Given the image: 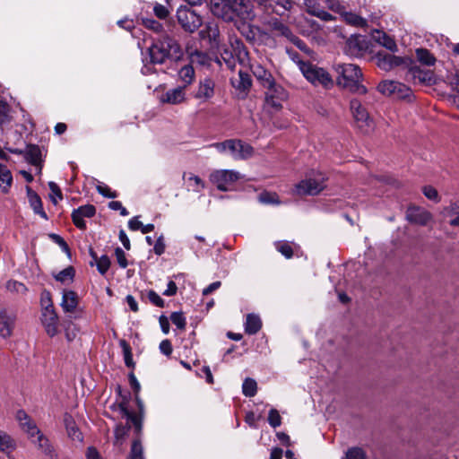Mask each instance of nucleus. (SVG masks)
Listing matches in <instances>:
<instances>
[{
  "instance_id": "1",
  "label": "nucleus",
  "mask_w": 459,
  "mask_h": 459,
  "mask_svg": "<svg viewBox=\"0 0 459 459\" xmlns=\"http://www.w3.org/2000/svg\"><path fill=\"white\" fill-rule=\"evenodd\" d=\"M334 70L337 74V84L354 94L364 95L368 92L366 86L361 84L362 73L357 65L336 64Z\"/></svg>"
},
{
  "instance_id": "2",
  "label": "nucleus",
  "mask_w": 459,
  "mask_h": 459,
  "mask_svg": "<svg viewBox=\"0 0 459 459\" xmlns=\"http://www.w3.org/2000/svg\"><path fill=\"white\" fill-rule=\"evenodd\" d=\"M289 56L298 66L305 78L312 84L321 85L325 89L333 87V81L331 75L323 68L317 67L308 61L303 60L299 55L289 49Z\"/></svg>"
},
{
  "instance_id": "3",
  "label": "nucleus",
  "mask_w": 459,
  "mask_h": 459,
  "mask_svg": "<svg viewBox=\"0 0 459 459\" xmlns=\"http://www.w3.org/2000/svg\"><path fill=\"white\" fill-rule=\"evenodd\" d=\"M149 56L152 64L160 65L167 59L178 58L181 56V48L176 39L165 35L152 44Z\"/></svg>"
},
{
  "instance_id": "4",
  "label": "nucleus",
  "mask_w": 459,
  "mask_h": 459,
  "mask_svg": "<svg viewBox=\"0 0 459 459\" xmlns=\"http://www.w3.org/2000/svg\"><path fill=\"white\" fill-rule=\"evenodd\" d=\"M209 147L215 148L220 153H229L236 160H245L252 158L254 148L240 139H229L221 143H214Z\"/></svg>"
},
{
  "instance_id": "5",
  "label": "nucleus",
  "mask_w": 459,
  "mask_h": 459,
  "mask_svg": "<svg viewBox=\"0 0 459 459\" xmlns=\"http://www.w3.org/2000/svg\"><path fill=\"white\" fill-rule=\"evenodd\" d=\"M350 109L355 121L356 126L363 133L368 134L373 128V120L368 110L358 99H351Z\"/></svg>"
},
{
  "instance_id": "6",
  "label": "nucleus",
  "mask_w": 459,
  "mask_h": 459,
  "mask_svg": "<svg viewBox=\"0 0 459 459\" xmlns=\"http://www.w3.org/2000/svg\"><path fill=\"white\" fill-rule=\"evenodd\" d=\"M238 179H240L239 172L232 169H217L210 174V181L223 192L231 190Z\"/></svg>"
},
{
  "instance_id": "7",
  "label": "nucleus",
  "mask_w": 459,
  "mask_h": 459,
  "mask_svg": "<svg viewBox=\"0 0 459 459\" xmlns=\"http://www.w3.org/2000/svg\"><path fill=\"white\" fill-rule=\"evenodd\" d=\"M325 178L317 173L314 178L301 180L295 187V193L299 195H316L325 187Z\"/></svg>"
},
{
  "instance_id": "8",
  "label": "nucleus",
  "mask_w": 459,
  "mask_h": 459,
  "mask_svg": "<svg viewBox=\"0 0 459 459\" xmlns=\"http://www.w3.org/2000/svg\"><path fill=\"white\" fill-rule=\"evenodd\" d=\"M177 18L180 26L187 32H194L202 25V18L194 10L180 7L177 11Z\"/></svg>"
},
{
  "instance_id": "9",
  "label": "nucleus",
  "mask_w": 459,
  "mask_h": 459,
  "mask_svg": "<svg viewBox=\"0 0 459 459\" xmlns=\"http://www.w3.org/2000/svg\"><path fill=\"white\" fill-rule=\"evenodd\" d=\"M127 397L125 396L120 403H115L110 406L113 411H117L123 418L127 420L126 424H132L137 435L141 434L143 429V417L142 413L139 415L130 411L127 408Z\"/></svg>"
},
{
  "instance_id": "10",
  "label": "nucleus",
  "mask_w": 459,
  "mask_h": 459,
  "mask_svg": "<svg viewBox=\"0 0 459 459\" xmlns=\"http://www.w3.org/2000/svg\"><path fill=\"white\" fill-rule=\"evenodd\" d=\"M264 94L265 105L268 108H271L273 111H278L282 108V102L285 100V91L281 85L277 84L275 82L274 85L265 89Z\"/></svg>"
},
{
  "instance_id": "11",
  "label": "nucleus",
  "mask_w": 459,
  "mask_h": 459,
  "mask_svg": "<svg viewBox=\"0 0 459 459\" xmlns=\"http://www.w3.org/2000/svg\"><path fill=\"white\" fill-rule=\"evenodd\" d=\"M406 78L413 82H419L424 85H432L436 82L433 71L421 69L417 65H412L408 69Z\"/></svg>"
},
{
  "instance_id": "12",
  "label": "nucleus",
  "mask_w": 459,
  "mask_h": 459,
  "mask_svg": "<svg viewBox=\"0 0 459 459\" xmlns=\"http://www.w3.org/2000/svg\"><path fill=\"white\" fill-rule=\"evenodd\" d=\"M368 48V41L363 36H351L345 44V53L351 56H362Z\"/></svg>"
},
{
  "instance_id": "13",
  "label": "nucleus",
  "mask_w": 459,
  "mask_h": 459,
  "mask_svg": "<svg viewBox=\"0 0 459 459\" xmlns=\"http://www.w3.org/2000/svg\"><path fill=\"white\" fill-rule=\"evenodd\" d=\"M96 214V208L92 204H85L74 209L71 214L74 224L79 230H86L84 218H92Z\"/></svg>"
},
{
  "instance_id": "14",
  "label": "nucleus",
  "mask_w": 459,
  "mask_h": 459,
  "mask_svg": "<svg viewBox=\"0 0 459 459\" xmlns=\"http://www.w3.org/2000/svg\"><path fill=\"white\" fill-rule=\"evenodd\" d=\"M16 321V316L13 312L2 307L0 308V336L4 339L9 338L13 334Z\"/></svg>"
},
{
  "instance_id": "15",
  "label": "nucleus",
  "mask_w": 459,
  "mask_h": 459,
  "mask_svg": "<svg viewBox=\"0 0 459 459\" xmlns=\"http://www.w3.org/2000/svg\"><path fill=\"white\" fill-rule=\"evenodd\" d=\"M376 60L377 66L385 71H390L391 69L400 66L406 62L404 58L394 56L385 51L378 52L376 55Z\"/></svg>"
},
{
  "instance_id": "16",
  "label": "nucleus",
  "mask_w": 459,
  "mask_h": 459,
  "mask_svg": "<svg viewBox=\"0 0 459 459\" xmlns=\"http://www.w3.org/2000/svg\"><path fill=\"white\" fill-rule=\"evenodd\" d=\"M16 420L23 432L26 433L28 438H34V434H38L39 429L31 417L24 411L19 410L16 412Z\"/></svg>"
},
{
  "instance_id": "17",
  "label": "nucleus",
  "mask_w": 459,
  "mask_h": 459,
  "mask_svg": "<svg viewBox=\"0 0 459 459\" xmlns=\"http://www.w3.org/2000/svg\"><path fill=\"white\" fill-rule=\"evenodd\" d=\"M29 439L46 456H48L51 459L57 458V454L56 453L54 446L50 443L48 437L45 436L40 429L39 430L38 434H34V438Z\"/></svg>"
},
{
  "instance_id": "18",
  "label": "nucleus",
  "mask_w": 459,
  "mask_h": 459,
  "mask_svg": "<svg viewBox=\"0 0 459 459\" xmlns=\"http://www.w3.org/2000/svg\"><path fill=\"white\" fill-rule=\"evenodd\" d=\"M41 322L48 335L53 337L57 333L58 316L55 308L42 309Z\"/></svg>"
},
{
  "instance_id": "19",
  "label": "nucleus",
  "mask_w": 459,
  "mask_h": 459,
  "mask_svg": "<svg viewBox=\"0 0 459 459\" xmlns=\"http://www.w3.org/2000/svg\"><path fill=\"white\" fill-rule=\"evenodd\" d=\"M250 69L257 82L264 90L272 85H274L275 80L273 74L260 64H252L250 65Z\"/></svg>"
},
{
  "instance_id": "20",
  "label": "nucleus",
  "mask_w": 459,
  "mask_h": 459,
  "mask_svg": "<svg viewBox=\"0 0 459 459\" xmlns=\"http://www.w3.org/2000/svg\"><path fill=\"white\" fill-rule=\"evenodd\" d=\"M230 0H212V13L225 22H232V12L230 10Z\"/></svg>"
},
{
  "instance_id": "21",
  "label": "nucleus",
  "mask_w": 459,
  "mask_h": 459,
  "mask_svg": "<svg viewBox=\"0 0 459 459\" xmlns=\"http://www.w3.org/2000/svg\"><path fill=\"white\" fill-rule=\"evenodd\" d=\"M406 219L411 223L426 226L432 220V215L421 208L410 207L406 212Z\"/></svg>"
},
{
  "instance_id": "22",
  "label": "nucleus",
  "mask_w": 459,
  "mask_h": 459,
  "mask_svg": "<svg viewBox=\"0 0 459 459\" xmlns=\"http://www.w3.org/2000/svg\"><path fill=\"white\" fill-rule=\"evenodd\" d=\"M214 93L215 82L212 79L206 77L199 82L195 98L202 101H208L214 96Z\"/></svg>"
},
{
  "instance_id": "23",
  "label": "nucleus",
  "mask_w": 459,
  "mask_h": 459,
  "mask_svg": "<svg viewBox=\"0 0 459 459\" xmlns=\"http://www.w3.org/2000/svg\"><path fill=\"white\" fill-rule=\"evenodd\" d=\"M185 89V87L178 86L174 89L167 91L160 96V102L172 105L182 103L186 100Z\"/></svg>"
},
{
  "instance_id": "24",
  "label": "nucleus",
  "mask_w": 459,
  "mask_h": 459,
  "mask_svg": "<svg viewBox=\"0 0 459 459\" xmlns=\"http://www.w3.org/2000/svg\"><path fill=\"white\" fill-rule=\"evenodd\" d=\"M79 297L74 290H65L62 293L61 307L65 313H74L78 306Z\"/></svg>"
},
{
  "instance_id": "25",
  "label": "nucleus",
  "mask_w": 459,
  "mask_h": 459,
  "mask_svg": "<svg viewBox=\"0 0 459 459\" xmlns=\"http://www.w3.org/2000/svg\"><path fill=\"white\" fill-rule=\"evenodd\" d=\"M230 10L232 13V22L236 18L240 20H247L250 18L249 5L244 3V0H230Z\"/></svg>"
},
{
  "instance_id": "26",
  "label": "nucleus",
  "mask_w": 459,
  "mask_h": 459,
  "mask_svg": "<svg viewBox=\"0 0 459 459\" xmlns=\"http://www.w3.org/2000/svg\"><path fill=\"white\" fill-rule=\"evenodd\" d=\"M64 424L67 432L68 437L74 440L82 442L83 440V437L80 429H78L74 418L72 415L65 413L64 415Z\"/></svg>"
},
{
  "instance_id": "27",
  "label": "nucleus",
  "mask_w": 459,
  "mask_h": 459,
  "mask_svg": "<svg viewBox=\"0 0 459 459\" xmlns=\"http://www.w3.org/2000/svg\"><path fill=\"white\" fill-rule=\"evenodd\" d=\"M27 196L33 212L41 218L48 220V215L43 209V204L39 195L29 186H27Z\"/></svg>"
},
{
  "instance_id": "28",
  "label": "nucleus",
  "mask_w": 459,
  "mask_h": 459,
  "mask_svg": "<svg viewBox=\"0 0 459 459\" xmlns=\"http://www.w3.org/2000/svg\"><path fill=\"white\" fill-rule=\"evenodd\" d=\"M304 4L310 14L321 19L322 21L328 22L333 19V16L330 13L323 10L315 0H304Z\"/></svg>"
},
{
  "instance_id": "29",
  "label": "nucleus",
  "mask_w": 459,
  "mask_h": 459,
  "mask_svg": "<svg viewBox=\"0 0 459 459\" xmlns=\"http://www.w3.org/2000/svg\"><path fill=\"white\" fill-rule=\"evenodd\" d=\"M24 159L33 166H40L42 162V153L39 146L28 144L25 149Z\"/></svg>"
},
{
  "instance_id": "30",
  "label": "nucleus",
  "mask_w": 459,
  "mask_h": 459,
  "mask_svg": "<svg viewBox=\"0 0 459 459\" xmlns=\"http://www.w3.org/2000/svg\"><path fill=\"white\" fill-rule=\"evenodd\" d=\"M16 446V441L7 432L0 429V452L10 455Z\"/></svg>"
},
{
  "instance_id": "31",
  "label": "nucleus",
  "mask_w": 459,
  "mask_h": 459,
  "mask_svg": "<svg viewBox=\"0 0 459 459\" xmlns=\"http://www.w3.org/2000/svg\"><path fill=\"white\" fill-rule=\"evenodd\" d=\"M262 327V321L259 316L248 314L245 323V332L248 334H255Z\"/></svg>"
},
{
  "instance_id": "32",
  "label": "nucleus",
  "mask_w": 459,
  "mask_h": 459,
  "mask_svg": "<svg viewBox=\"0 0 459 459\" xmlns=\"http://www.w3.org/2000/svg\"><path fill=\"white\" fill-rule=\"evenodd\" d=\"M443 214L447 217H452L449 224L453 227H459V200L451 203L448 206L444 208Z\"/></svg>"
},
{
  "instance_id": "33",
  "label": "nucleus",
  "mask_w": 459,
  "mask_h": 459,
  "mask_svg": "<svg viewBox=\"0 0 459 459\" xmlns=\"http://www.w3.org/2000/svg\"><path fill=\"white\" fill-rule=\"evenodd\" d=\"M373 37L377 42L385 47L386 49L392 52H395L397 50L395 41L392 38H390L386 33L380 30H377Z\"/></svg>"
},
{
  "instance_id": "34",
  "label": "nucleus",
  "mask_w": 459,
  "mask_h": 459,
  "mask_svg": "<svg viewBox=\"0 0 459 459\" xmlns=\"http://www.w3.org/2000/svg\"><path fill=\"white\" fill-rule=\"evenodd\" d=\"M13 176L8 168L0 164V188L4 193H8L12 186Z\"/></svg>"
},
{
  "instance_id": "35",
  "label": "nucleus",
  "mask_w": 459,
  "mask_h": 459,
  "mask_svg": "<svg viewBox=\"0 0 459 459\" xmlns=\"http://www.w3.org/2000/svg\"><path fill=\"white\" fill-rule=\"evenodd\" d=\"M267 25L274 36L287 35V26L284 24L282 20L272 17L267 22Z\"/></svg>"
},
{
  "instance_id": "36",
  "label": "nucleus",
  "mask_w": 459,
  "mask_h": 459,
  "mask_svg": "<svg viewBox=\"0 0 459 459\" xmlns=\"http://www.w3.org/2000/svg\"><path fill=\"white\" fill-rule=\"evenodd\" d=\"M232 85L241 91H247L251 85H252V80L250 75L243 71L238 72V79L236 80V82L232 81Z\"/></svg>"
},
{
  "instance_id": "37",
  "label": "nucleus",
  "mask_w": 459,
  "mask_h": 459,
  "mask_svg": "<svg viewBox=\"0 0 459 459\" xmlns=\"http://www.w3.org/2000/svg\"><path fill=\"white\" fill-rule=\"evenodd\" d=\"M131 428V425H117L114 430L115 434V440H114V446H117L118 448H121L124 442L126 441V438L128 435L129 429Z\"/></svg>"
},
{
  "instance_id": "38",
  "label": "nucleus",
  "mask_w": 459,
  "mask_h": 459,
  "mask_svg": "<svg viewBox=\"0 0 459 459\" xmlns=\"http://www.w3.org/2000/svg\"><path fill=\"white\" fill-rule=\"evenodd\" d=\"M178 77H179V80L183 82L182 87L186 88L195 80V70H194L193 66L190 65H184L178 71Z\"/></svg>"
},
{
  "instance_id": "39",
  "label": "nucleus",
  "mask_w": 459,
  "mask_h": 459,
  "mask_svg": "<svg viewBox=\"0 0 459 459\" xmlns=\"http://www.w3.org/2000/svg\"><path fill=\"white\" fill-rule=\"evenodd\" d=\"M396 87H401V82L396 81H383L377 85V91L383 95L394 97Z\"/></svg>"
},
{
  "instance_id": "40",
  "label": "nucleus",
  "mask_w": 459,
  "mask_h": 459,
  "mask_svg": "<svg viewBox=\"0 0 459 459\" xmlns=\"http://www.w3.org/2000/svg\"><path fill=\"white\" fill-rule=\"evenodd\" d=\"M183 178L186 180L188 187L195 192H200L205 187L204 182L198 176L192 173H184Z\"/></svg>"
},
{
  "instance_id": "41",
  "label": "nucleus",
  "mask_w": 459,
  "mask_h": 459,
  "mask_svg": "<svg viewBox=\"0 0 459 459\" xmlns=\"http://www.w3.org/2000/svg\"><path fill=\"white\" fill-rule=\"evenodd\" d=\"M342 18L346 23L355 27L364 28L368 25L367 20L353 13H344Z\"/></svg>"
},
{
  "instance_id": "42",
  "label": "nucleus",
  "mask_w": 459,
  "mask_h": 459,
  "mask_svg": "<svg viewBox=\"0 0 459 459\" xmlns=\"http://www.w3.org/2000/svg\"><path fill=\"white\" fill-rule=\"evenodd\" d=\"M416 56L418 61L425 65H434L436 63L435 56L426 48L416 49Z\"/></svg>"
},
{
  "instance_id": "43",
  "label": "nucleus",
  "mask_w": 459,
  "mask_h": 459,
  "mask_svg": "<svg viewBox=\"0 0 459 459\" xmlns=\"http://www.w3.org/2000/svg\"><path fill=\"white\" fill-rule=\"evenodd\" d=\"M119 346L121 347V349L123 351L124 361H125L126 366L127 368H134V362L133 360L132 349H131L129 343L125 339H121L119 341Z\"/></svg>"
},
{
  "instance_id": "44",
  "label": "nucleus",
  "mask_w": 459,
  "mask_h": 459,
  "mask_svg": "<svg viewBox=\"0 0 459 459\" xmlns=\"http://www.w3.org/2000/svg\"><path fill=\"white\" fill-rule=\"evenodd\" d=\"M10 105L2 98H0V127L8 124L12 120Z\"/></svg>"
},
{
  "instance_id": "45",
  "label": "nucleus",
  "mask_w": 459,
  "mask_h": 459,
  "mask_svg": "<svg viewBox=\"0 0 459 459\" xmlns=\"http://www.w3.org/2000/svg\"><path fill=\"white\" fill-rule=\"evenodd\" d=\"M75 275V270L73 266H68L60 271L54 277L57 281L62 283L72 282Z\"/></svg>"
},
{
  "instance_id": "46",
  "label": "nucleus",
  "mask_w": 459,
  "mask_h": 459,
  "mask_svg": "<svg viewBox=\"0 0 459 459\" xmlns=\"http://www.w3.org/2000/svg\"><path fill=\"white\" fill-rule=\"evenodd\" d=\"M201 34L203 35V37H205V35H206L210 41H212L215 43H217L219 41L220 30L216 24L208 23L205 26V29L201 31Z\"/></svg>"
},
{
  "instance_id": "47",
  "label": "nucleus",
  "mask_w": 459,
  "mask_h": 459,
  "mask_svg": "<svg viewBox=\"0 0 459 459\" xmlns=\"http://www.w3.org/2000/svg\"><path fill=\"white\" fill-rule=\"evenodd\" d=\"M243 394L247 397H253L257 392L256 381L253 378L247 377L242 385Z\"/></svg>"
},
{
  "instance_id": "48",
  "label": "nucleus",
  "mask_w": 459,
  "mask_h": 459,
  "mask_svg": "<svg viewBox=\"0 0 459 459\" xmlns=\"http://www.w3.org/2000/svg\"><path fill=\"white\" fill-rule=\"evenodd\" d=\"M89 264L91 266L96 265L98 272L101 275L106 274L111 264L110 259L106 255H101L96 262H90Z\"/></svg>"
},
{
  "instance_id": "49",
  "label": "nucleus",
  "mask_w": 459,
  "mask_h": 459,
  "mask_svg": "<svg viewBox=\"0 0 459 459\" xmlns=\"http://www.w3.org/2000/svg\"><path fill=\"white\" fill-rule=\"evenodd\" d=\"M127 459H144L143 448L139 438L133 441Z\"/></svg>"
},
{
  "instance_id": "50",
  "label": "nucleus",
  "mask_w": 459,
  "mask_h": 459,
  "mask_svg": "<svg viewBox=\"0 0 459 459\" xmlns=\"http://www.w3.org/2000/svg\"><path fill=\"white\" fill-rule=\"evenodd\" d=\"M127 459H144L143 448L139 438L133 441Z\"/></svg>"
},
{
  "instance_id": "51",
  "label": "nucleus",
  "mask_w": 459,
  "mask_h": 459,
  "mask_svg": "<svg viewBox=\"0 0 459 459\" xmlns=\"http://www.w3.org/2000/svg\"><path fill=\"white\" fill-rule=\"evenodd\" d=\"M6 290L12 293H17L20 295H25L28 291L27 287L22 283L15 280H10L6 282Z\"/></svg>"
},
{
  "instance_id": "52",
  "label": "nucleus",
  "mask_w": 459,
  "mask_h": 459,
  "mask_svg": "<svg viewBox=\"0 0 459 459\" xmlns=\"http://www.w3.org/2000/svg\"><path fill=\"white\" fill-rule=\"evenodd\" d=\"M143 25L146 29L152 30L159 34L163 33L165 31L164 25L161 22H160L152 18L143 19Z\"/></svg>"
},
{
  "instance_id": "53",
  "label": "nucleus",
  "mask_w": 459,
  "mask_h": 459,
  "mask_svg": "<svg viewBox=\"0 0 459 459\" xmlns=\"http://www.w3.org/2000/svg\"><path fill=\"white\" fill-rule=\"evenodd\" d=\"M258 200L260 203L264 204H280L279 196L275 193L271 192H262L259 196Z\"/></svg>"
},
{
  "instance_id": "54",
  "label": "nucleus",
  "mask_w": 459,
  "mask_h": 459,
  "mask_svg": "<svg viewBox=\"0 0 459 459\" xmlns=\"http://www.w3.org/2000/svg\"><path fill=\"white\" fill-rule=\"evenodd\" d=\"M153 13L157 18L160 20H165L167 21V18L169 16V11L168 7L165 5L156 3L153 6ZM167 27H169L170 23L169 22H166Z\"/></svg>"
},
{
  "instance_id": "55",
  "label": "nucleus",
  "mask_w": 459,
  "mask_h": 459,
  "mask_svg": "<svg viewBox=\"0 0 459 459\" xmlns=\"http://www.w3.org/2000/svg\"><path fill=\"white\" fill-rule=\"evenodd\" d=\"M289 41L293 43L298 48H299L301 51H303L307 56H312V54L314 53L307 46V44L298 37L294 35L289 34Z\"/></svg>"
},
{
  "instance_id": "56",
  "label": "nucleus",
  "mask_w": 459,
  "mask_h": 459,
  "mask_svg": "<svg viewBox=\"0 0 459 459\" xmlns=\"http://www.w3.org/2000/svg\"><path fill=\"white\" fill-rule=\"evenodd\" d=\"M394 97L397 99L411 100L412 98V91L409 87L401 82V87H396L395 94Z\"/></svg>"
},
{
  "instance_id": "57",
  "label": "nucleus",
  "mask_w": 459,
  "mask_h": 459,
  "mask_svg": "<svg viewBox=\"0 0 459 459\" xmlns=\"http://www.w3.org/2000/svg\"><path fill=\"white\" fill-rule=\"evenodd\" d=\"M170 320L178 329L184 330L186 325V320L182 312H173L170 315Z\"/></svg>"
},
{
  "instance_id": "58",
  "label": "nucleus",
  "mask_w": 459,
  "mask_h": 459,
  "mask_svg": "<svg viewBox=\"0 0 459 459\" xmlns=\"http://www.w3.org/2000/svg\"><path fill=\"white\" fill-rule=\"evenodd\" d=\"M221 58L223 60L226 66L230 70H234V68L236 66V58L233 56L231 51L228 50V49H224L223 52L221 53Z\"/></svg>"
},
{
  "instance_id": "59",
  "label": "nucleus",
  "mask_w": 459,
  "mask_h": 459,
  "mask_svg": "<svg viewBox=\"0 0 459 459\" xmlns=\"http://www.w3.org/2000/svg\"><path fill=\"white\" fill-rule=\"evenodd\" d=\"M147 299L152 305L158 307H164L165 306L164 299H161V297L153 290H150L147 291Z\"/></svg>"
},
{
  "instance_id": "60",
  "label": "nucleus",
  "mask_w": 459,
  "mask_h": 459,
  "mask_svg": "<svg viewBox=\"0 0 459 459\" xmlns=\"http://www.w3.org/2000/svg\"><path fill=\"white\" fill-rule=\"evenodd\" d=\"M346 459H366V453L360 447H351L346 453Z\"/></svg>"
},
{
  "instance_id": "61",
  "label": "nucleus",
  "mask_w": 459,
  "mask_h": 459,
  "mask_svg": "<svg viewBox=\"0 0 459 459\" xmlns=\"http://www.w3.org/2000/svg\"><path fill=\"white\" fill-rule=\"evenodd\" d=\"M268 423L273 428H277L281 423V417L279 411L275 409H271L268 414Z\"/></svg>"
},
{
  "instance_id": "62",
  "label": "nucleus",
  "mask_w": 459,
  "mask_h": 459,
  "mask_svg": "<svg viewBox=\"0 0 459 459\" xmlns=\"http://www.w3.org/2000/svg\"><path fill=\"white\" fill-rule=\"evenodd\" d=\"M40 304L42 306V309H50L54 308L52 299H51V293L44 290L40 294Z\"/></svg>"
},
{
  "instance_id": "63",
  "label": "nucleus",
  "mask_w": 459,
  "mask_h": 459,
  "mask_svg": "<svg viewBox=\"0 0 459 459\" xmlns=\"http://www.w3.org/2000/svg\"><path fill=\"white\" fill-rule=\"evenodd\" d=\"M241 34L249 41L255 40V30L256 28L252 27L250 24L243 23L242 27L239 29Z\"/></svg>"
},
{
  "instance_id": "64",
  "label": "nucleus",
  "mask_w": 459,
  "mask_h": 459,
  "mask_svg": "<svg viewBox=\"0 0 459 459\" xmlns=\"http://www.w3.org/2000/svg\"><path fill=\"white\" fill-rule=\"evenodd\" d=\"M115 255L118 265L123 269L126 268L128 265V262L125 251L121 247H117L115 249Z\"/></svg>"
}]
</instances>
